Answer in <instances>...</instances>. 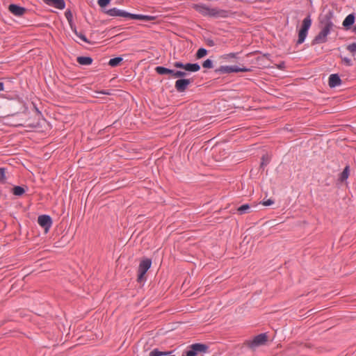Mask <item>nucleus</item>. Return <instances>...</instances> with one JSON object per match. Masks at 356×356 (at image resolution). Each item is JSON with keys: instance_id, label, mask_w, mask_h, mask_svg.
I'll list each match as a JSON object with an SVG mask.
<instances>
[{"instance_id": "42", "label": "nucleus", "mask_w": 356, "mask_h": 356, "mask_svg": "<svg viewBox=\"0 0 356 356\" xmlns=\"http://www.w3.org/2000/svg\"><path fill=\"white\" fill-rule=\"evenodd\" d=\"M274 203V201L271 199H268L267 200H264L262 204L264 206L268 207L272 205Z\"/></svg>"}, {"instance_id": "12", "label": "nucleus", "mask_w": 356, "mask_h": 356, "mask_svg": "<svg viewBox=\"0 0 356 356\" xmlns=\"http://www.w3.org/2000/svg\"><path fill=\"white\" fill-rule=\"evenodd\" d=\"M355 21V13L349 14L343 20V26L346 30H349L354 24Z\"/></svg>"}, {"instance_id": "21", "label": "nucleus", "mask_w": 356, "mask_h": 356, "mask_svg": "<svg viewBox=\"0 0 356 356\" xmlns=\"http://www.w3.org/2000/svg\"><path fill=\"white\" fill-rule=\"evenodd\" d=\"M187 75V73L184 71L171 70L170 76L172 78H180L182 79Z\"/></svg>"}, {"instance_id": "18", "label": "nucleus", "mask_w": 356, "mask_h": 356, "mask_svg": "<svg viewBox=\"0 0 356 356\" xmlns=\"http://www.w3.org/2000/svg\"><path fill=\"white\" fill-rule=\"evenodd\" d=\"M76 61L81 65H90L92 63L93 59L90 56H78Z\"/></svg>"}, {"instance_id": "19", "label": "nucleus", "mask_w": 356, "mask_h": 356, "mask_svg": "<svg viewBox=\"0 0 356 356\" xmlns=\"http://www.w3.org/2000/svg\"><path fill=\"white\" fill-rule=\"evenodd\" d=\"M349 175H350V166L348 165H347L345 167V168L343 169V170L342 171V172H341L339 174L338 180L340 182H343L348 178Z\"/></svg>"}, {"instance_id": "15", "label": "nucleus", "mask_w": 356, "mask_h": 356, "mask_svg": "<svg viewBox=\"0 0 356 356\" xmlns=\"http://www.w3.org/2000/svg\"><path fill=\"white\" fill-rule=\"evenodd\" d=\"M105 13L109 16L112 17H124L125 10L118 9L117 8H113L107 10Z\"/></svg>"}, {"instance_id": "2", "label": "nucleus", "mask_w": 356, "mask_h": 356, "mask_svg": "<svg viewBox=\"0 0 356 356\" xmlns=\"http://www.w3.org/2000/svg\"><path fill=\"white\" fill-rule=\"evenodd\" d=\"M268 339V337L266 333H261L254 337L252 339L245 340L242 344V348H248L254 350L257 347L265 345Z\"/></svg>"}, {"instance_id": "5", "label": "nucleus", "mask_w": 356, "mask_h": 356, "mask_svg": "<svg viewBox=\"0 0 356 356\" xmlns=\"http://www.w3.org/2000/svg\"><path fill=\"white\" fill-rule=\"evenodd\" d=\"M173 66L176 68L182 69L191 72H196L200 70V65L198 63H183L182 62L177 61L173 63Z\"/></svg>"}, {"instance_id": "32", "label": "nucleus", "mask_w": 356, "mask_h": 356, "mask_svg": "<svg viewBox=\"0 0 356 356\" xmlns=\"http://www.w3.org/2000/svg\"><path fill=\"white\" fill-rule=\"evenodd\" d=\"M213 66V61L211 59H207L202 63V67L204 68L211 69Z\"/></svg>"}, {"instance_id": "10", "label": "nucleus", "mask_w": 356, "mask_h": 356, "mask_svg": "<svg viewBox=\"0 0 356 356\" xmlns=\"http://www.w3.org/2000/svg\"><path fill=\"white\" fill-rule=\"evenodd\" d=\"M46 4L53 6L56 8L63 10L65 7V2L64 0H42Z\"/></svg>"}, {"instance_id": "34", "label": "nucleus", "mask_w": 356, "mask_h": 356, "mask_svg": "<svg viewBox=\"0 0 356 356\" xmlns=\"http://www.w3.org/2000/svg\"><path fill=\"white\" fill-rule=\"evenodd\" d=\"M155 16L140 15V20L153 21L156 19Z\"/></svg>"}, {"instance_id": "43", "label": "nucleus", "mask_w": 356, "mask_h": 356, "mask_svg": "<svg viewBox=\"0 0 356 356\" xmlns=\"http://www.w3.org/2000/svg\"><path fill=\"white\" fill-rule=\"evenodd\" d=\"M97 93L103 94V95H111V92L108 90L97 91Z\"/></svg>"}, {"instance_id": "22", "label": "nucleus", "mask_w": 356, "mask_h": 356, "mask_svg": "<svg viewBox=\"0 0 356 356\" xmlns=\"http://www.w3.org/2000/svg\"><path fill=\"white\" fill-rule=\"evenodd\" d=\"M155 71L157 74L160 75L170 74L171 72V69H168L163 66H157L155 67Z\"/></svg>"}, {"instance_id": "14", "label": "nucleus", "mask_w": 356, "mask_h": 356, "mask_svg": "<svg viewBox=\"0 0 356 356\" xmlns=\"http://www.w3.org/2000/svg\"><path fill=\"white\" fill-rule=\"evenodd\" d=\"M341 80L337 74H332L330 76L328 84L330 88H334L341 85Z\"/></svg>"}, {"instance_id": "48", "label": "nucleus", "mask_w": 356, "mask_h": 356, "mask_svg": "<svg viewBox=\"0 0 356 356\" xmlns=\"http://www.w3.org/2000/svg\"><path fill=\"white\" fill-rule=\"evenodd\" d=\"M182 356H186V355L185 353H184V354L182 355Z\"/></svg>"}, {"instance_id": "16", "label": "nucleus", "mask_w": 356, "mask_h": 356, "mask_svg": "<svg viewBox=\"0 0 356 356\" xmlns=\"http://www.w3.org/2000/svg\"><path fill=\"white\" fill-rule=\"evenodd\" d=\"M191 346L195 351L197 355L199 353H206L209 349V346L207 345L200 343L192 344Z\"/></svg>"}, {"instance_id": "40", "label": "nucleus", "mask_w": 356, "mask_h": 356, "mask_svg": "<svg viewBox=\"0 0 356 356\" xmlns=\"http://www.w3.org/2000/svg\"><path fill=\"white\" fill-rule=\"evenodd\" d=\"M342 62L347 66L353 65L352 60L347 57L342 58Z\"/></svg>"}, {"instance_id": "17", "label": "nucleus", "mask_w": 356, "mask_h": 356, "mask_svg": "<svg viewBox=\"0 0 356 356\" xmlns=\"http://www.w3.org/2000/svg\"><path fill=\"white\" fill-rule=\"evenodd\" d=\"M318 19H319V23L323 25V29H327L329 31L332 30V27L334 26V24H333L332 21L329 20L321 15L319 16Z\"/></svg>"}, {"instance_id": "45", "label": "nucleus", "mask_w": 356, "mask_h": 356, "mask_svg": "<svg viewBox=\"0 0 356 356\" xmlns=\"http://www.w3.org/2000/svg\"><path fill=\"white\" fill-rule=\"evenodd\" d=\"M4 89V84L3 82H0V91L3 90Z\"/></svg>"}, {"instance_id": "4", "label": "nucleus", "mask_w": 356, "mask_h": 356, "mask_svg": "<svg viewBox=\"0 0 356 356\" xmlns=\"http://www.w3.org/2000/svg\"><path fill=\"white\" fill-rule=\"evenodd\" d=\"M252 68H248L245 67H240L238 66H220V67L215 70V72L219 74H229L232 72H252Z\"/></svg>"}, {"instance_id": "33", "label": "nucleus", "mask_w": 356, "mask_h": 356, "mask_svg": "<svg viewBox=\"0 0 356 356\" xmlns=\"http://www.w3.org/2000/svg\"><path fill=\"white\" fill-rule=\"evenodd\" d=\"M321 16L324 17L325 18L332 21V19L334 17V12L332 10H329L327 12H326L323 15H321Z\"/></svg>"}, {"instance_id": "31", "label": "nucleus", "mask_w": 356, "mask_h": 356, "mask_svg": "<svg viewBox=\"0 0 356 356\" xmlns=\"http://www.w3.org/2000/svg\"><path fill=\"white\" fill-rule=\"evenodd\" d=\"M346 49L350 51L353 56L356 55V42L348 44Z\"/></svg>"}, {"instance_id": "27", "label": "nucleus", "mask_w": 356, "mask_h": 356, "mask_svg": "<svg viewBox=\"0 0 356 356\" xmlns=\"http://www.w3.org/2000/svg\"><path fill=\"white\" fill-rule=\"evenodd\" d=\"M270 162V159L267 154L263 155L261 157V162L260 164V168L264 169L265 166H266Z\"/></svg>"}, {"instance_id": "39", "label": "nucleus", "mask_w": 356, "mask_h": 356, "mask_svg": "<svg viewBox=\"0 0 356 356\" xmlns=\"http://www.w3.org/2000/svg\"><path fill=\"white\" fill-rule=\"evenodd\" d=\"M186 356H196L197 354L195 351L193 349L191 346H190V349L184 353Z\"/></svg>"}, {"instance_id": "23", "label": "nucleus", "mask_w": 356, "mask_h": 356, "mask_svg": "<svg viewBox=\"0 0 356 356\" xmlns=\"http://www.w3.org/2000/svg\"><path fill=\"white\" fill-rule=\"evenodd\" d=\"M250 206L248 204H245L241 206H240L237 209V212L239 215H243L245 213H250Z\"/></svg>"}, {"instance_id": "26", "label": "nucleus", "mask_w": 356, "mask_h": 356, "mask_svg": "<svg viewBox=\"0 0 356 356\" xmlns=\"http://www.w3.org/2000/svg\"><path fill=\"white\" fill-rule=\"evenodd\" d=\"M207 54V50L204 48H200L196 54L195 57L197 59H200L203 57H204Z\"/></svg>"}, {"instance_id": "11", "label": "nucleus", "mask_w": 356, "mask_h": 356, "mask_svg": "<svg viewBox=\"0 0 356 356\" xmlns=\"http://www.w3.org/2000/svg\"><path fill=\"white\" fill-rule=\"evenodd\" d=\"M36 115L38 117V121L35 123H29L27 124L28 127L31 128H40L42 127V124L45 122V120L42 118L41 112L35 107Z\"/></svg>"}, {"instance_id": "47", "label": "nucleus", "mask_w": 356, "mask_h": 356, "mask_svg": "<svg viewBox=\"0 0 356 356\" xmlns=\"http://www.w3.org/2000/svg\"><path fill=\"white\" fill-rule=\"evenodd\" d=\"M353 31L355 32V33L356 34V25L354 26L353 28Z\"/></svg>"}, {"instance_id": "9", "label": "nucleus", "mask_w": 356, "mask_h": 356, "mask_svg": "<svg viewBox=\"0 0 356 356\" xmlns=\"http://www.w3.org/2000/svg\"><path fill=\"white\" fill-rule=\"evenodd\" d=\"M8 10L12 14L17 17L22 16L26 12V9L25 8L14 3L9 5Z\"/></svg>"}, {"instance_id": "38", "label": "nucleus", "mask_w": 356, "mask_h": 356, "mask_svg": "<svg viewBox=\"0 0 356 356\" xmlns=\"http://www.w3.org/2000/svg\"><path fill=\"white\" fill-rule=\"evenodd\" d=\"M238 54H239L238 52H236V53H229V54H225L224 56V58L225 59L236 58H237V55Z\"/></svg>"}, {"instance_id": "30", "label": "nucleus", "mask_w": 356, "mask_h": 356, "mask_svg": "<svg viewBox=\"0 0 356 356\" xmlns=\"http://www.w3.org/2000/svg\"><path fill=\"white\" fill-rule=\"evenodd\" d=\"M0 183H6V169L4 168H0Z\"/></svg>"}, {"instance_id": "7", "label": "nucleus", "mask_w": 356, "mask_h": 356, "mask_svg": "<svg viewBox=\"0 0 356 356\" xmlns=\"http://www.w3.org/2000/svg\"><path fill=\"white\" fill-rule=\"evenodd\" d=\"M330 31H329L327 29H322V30L318 33V35L314 37L312 41V45L326 42L327 40V35Z\"/></svg>"}, {"instance_id": "25", "label": "nucleus", "mask_w": 356, "mask_h": 356, "mask_svg": "<svg viewBox=\"0 0 356 356\" xmlns=\"http://www.w3.org/2000/svg\"><path fill=\"white\" fill-rule=\"evenodd\" d=\"M170 353H171V352H163V351L159 350V349H157V348H155L149 353V356H163V355H167Z\"/></svg>"}, {"instance_id": "36", "label": "nucleus", "mask_w": 356, "mask_h": 356, "mask_svg": "<svg viewBox=\"0 0 356 356\" xmlns=\"http://www.w3.org/2000/svg\"><path fill=\"white\" fill-rule=\"evenodd\" d=\"M145 274H146L145 273L138 270L137 281L138 282H142L145 278Z\"/></svg>"}, {"instance_id": "35", "label": "nucleus", "mask_w": 356, "mask_h": 356, "mask_svg": "<svg viewBox=\"0 0 356 356\" xmlns=\"http://www.w3.org/2000/svg\"><path fill=\"white\" fill-rule=\"evenodd\" d=\"M111 0H98L97 3L101 8H104L108 6Z\"/></svg>"}, {"instance_id": "29", "label": "nucleus", "mask_w": 356, "mask_h": 356, "mask_svg": "<svg viewBox=\"0 0 356 356\" xmlns=\"http://www.w3.org/2000/svg\"><path fill=\"white\" fill-rule=\"evenodd\" d=\"M124 17L129 18L131 19L140 20V14H132V13H128L127 11H125Z\"/></svg>"}, {"instance_id": "46", "label": "nucleus", "mask_w": 356, "mask_h": 356, "mask_svg": "<svg viewBox=\"0 0 356 356\" xmlns=\"http://www.w3.org/2000/svg\"><path fill=\"white\" fill-rule=\"evenodd\" d=\"M263 57L268 58V57H270V54H265L263 55Z\"/></svg>"}, {"instance_id": "28", "label": "nucleus", "mask_w": 356, "mask_h": 356, "mask_svg": "<svg viewBox=\"0 0 356 356\" xmlns=\"http://www.w3.org/2000/svg\"><path fill=\"white\" fill-rule=\"evenodd\" d=\"M74 32L76 34V35L78 36L83 42L88 43V44H91L90 41H89L88 40V38L86 37V35L82 32H78L76 29L74 30Z\"/></svg>"}, {"instance_id": "6", "label": "nucleus", "mask_w": 356, "mask_h": 356, "mask_svg": "<svg viewBox=\"0 0 356 356\" xmlns=\"http://www.w3.org/2000/svg\"><path fill=\"white\" fill-rule=\"evenodd\" d=\"M38 222L42 227L45 233H47L52 225V219L49 215H40L38 218Z\"/></svg>"}, {"instance_id": "20", "label": "nucleus", "mask_w": 356, "mask_h": 356, "mask_svg": "<svg viewBox=\"0 0 356 356\" xmlns=\"http://www.w3.org/2000/svg\"><path fill=\"white\" fill-rule=\"evenodd\" d=\"M25 188L21 186H15L12 188L13 194L16 196H22L25 193Z\"/></svg>"}, {"instance_id": "1", "label": "nucleus", "mask_w": 356, "mask_h": 356, "mask_svg": "<svg viewBox=\"0 0 356 356\" xmlns=\"http://www.w3.org/2000/svg\"><path fill=\"white\" fill-rule=\"evenodd\" d=\"M192 8L204 17H210L214 18H226L229 17V12L226 10L219 9L218 8H209L205 4H193Z\"/></svg>"}, {"instance_id": "24", "label": "nucleus", "mask_w": 356, "mask_h": 356, "mask_svg": "<svg viewBox=\"0 0 356 356\" xmlns=\"http://www.w3.org/2000/svg\"><path fill=\"white\" fill-rule=\"evenodd\" d=\"M122 60V58L120 56L111 58L108 61V65L111 67H117L120 64Z\"/></svg>"}, {"instance_id": "44", "label": "nucleus", "mask_w": 356, "mask_h": 356, "mask_svg": "<svg viewBox=\"0 0 356 356\" xmlns=\"http://www.w3.org/2000/svg\"><path fill=\"white\" fill-rule=\"evenodd\" d=\"M285 67V63L284 62H282L279 65H278V68L279 69H284Z\"/></svg>"}, {"instance_id": "3", "label": "nucleus", "mask_w": 356, "mask_h": 356, "mask_svg": "<svg viewBox=\"0 0 356 356\" xmlns=\"http://www.w3.org/2000/svg\"><path fill=\"white\" fill-rule=\"evenodd\" d=\"M312 25V19L310 15H307L302 21V24L300 29L298 32V39L297 40V44H302L305 42V38L307 35L308 30Z\"/></svg>"}, {"instance_id": "13", "label": "nucleus", "mask_w": 356, "mask_h": 356, "mask_svg": "<svg viewBox=\"0 0 356 356\" xmlns=\"http://www.w3.org/2000/svg\"><path fill=\"white\" fill-rule=\"evenodd\" d=\"M151 266H152V259H148V258L143 259L140 262L138 270L146 273L147 272V270L150 268Z\"/></svg>"}, {"instance_id": "41", "label": "nucleus", "mask_w": 356, "mask_h": 356, "mask_svg": "<svg viewBox=\"0 0 356 356\" xmlns=\"http://www.w3.org/2000/svg\"><path fill=\"white\" fill-rule=\"evenodd\" d=\"M204 41L209 47H213L216 44L215 42L211 38H205Z\"/></svg>"}, {"instance_id": "8", "label": "nucleus", "mask_w": 356, "mask_h": 356, "mask_svg": "<svg viewBox=\"0 0 356 356\" xmlns=\"http://www.w3.org/2000/svg\"><path fill=\"white\" fill-rule=\"evenodd\" d=\"M193 82V79H179L176 81L175 87L177 92H184L188 86Z\"/></svg>"}, {"instance_id": "37", "label": "nucleus", "mask_w": 356, "mask_h": 356, "mask_svg": "<svg viewBox=\"0 0 356 356\" xmlns=\"http://www.w3.org/2000/svg\"><path fill=\"white\" fill-rule=\"evenodd\" d=\"M65 17L67 18V21L70 23L72 21V18H73L72 13L71 10H66L65 13Z\"/></svg>"}]
</instances>
